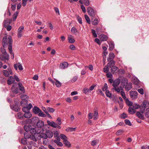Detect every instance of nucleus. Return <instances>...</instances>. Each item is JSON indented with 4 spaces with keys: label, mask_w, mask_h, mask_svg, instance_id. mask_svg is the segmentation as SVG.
<instances>
[{
    "label": "nucleus",
    "mask_w": 149,
    "mask_h": 149,
    "mask_svg": "<svg viewBox=\"0 0 149 149\" xmlns=\"http://www.w3.org/2000/svg\"><path fill=\"white\" fill-rule=\"evenodd\" d=\"M12 40L10 36L7 38V36L4 37L2 40V45L3 47H5L8 45V49L10 54H12Z\"/></svg>",
    "instance_id": "nucleus-1"
},
{
    "label": "nucleus",
    "mask_w": 149,
    "mask_h": 149,
    "mask_svg": "<svg viewBox=\"0 0 149 149\" xmlns=\"http://www.w3.org/2000/svg\"><path fill=\"white\" fill-rule=\"evenodd\" d=\"M122 83H123L124 86H125V90L127 91H128L132 88V83L130 82L128 83V80L126 78L124 79L123 81L121 82Z\"/></svg>",
    "instance_id": "nucleus-2"
},
{
    "label": "nucleus",
    "mask_w": 149,
    "mask_h": 149,
    "mask_svg": "<svg viewBox=\"0 0 149 149\" xmlns=\"http://www.w3.org/2000/svg\"><path fill=\"white\" fill-rule=\"evenodd\" d=\"M87 11L89 15L92 17H94L96 14V11L91 7H88Z\"/></svg>",
    "instance_id": "nucleus-3"
},
{
    "label": "nucleus",
    "mask_w": 149,
    "mask_h": 149,
    "mask_svg": "<svg viewBox=\"0 0 149 149\" xmlns=\"http://www.w3.org/2000/svg\"><path fill=\"white\" fill-rule=\"evenodd\" d=\"M98 112H90L88 115V117L89 119H91L93 117L94 120H96L98 118Z\"/></svg>",
    "instance_id": "nucleus-4"
},
{
    "label": "nucleus",
    "mask_w": 149,
    "mask_h": 149,
    "mask_svg": "<svg viewBox=\"0 0 149 149\" xmlns=\"http://www.w3.org/2000/svg\"><path fill=\"white\" fill-rule=\"evenodd\" d=\"M44 135V134H42L41 135V136L42 138H43L45 139H46L47 137L50 138L52 137L53 136V133L50 130H47L46 132V134H44V136H43L42 135Z\"/></svg>",
    "instance_id": "nucleus-5"
},
{
    "label": "nucleus",
    "mask_w": 149,
    "mask_h": 149,
    "mask_svg": "<svg viewBox=\"0 0 149 149\" xmlns=\"http://www.w3.org/2000/svg\"><path fill=\"white\" fill-rule=\"evenodd\" d=\"M4 75L6 77H8L10 75H13V72L10 68H8L7 70L3 71Z\"/></svg>",
    "instance_id": "nucleus-6"
},
{
    "label": "nucleus",
    "mask_w": 149,
    "mask_h": 149,
    "mask_svg": "<svg viewBox=\"0 0 149 149\" xmlns=\"http://www.w3.org/2000/svg\"><path fill=\"white\" fill-rule=\"evenodd\" d=\"M130 97L133 100H135L138 97V93L135 91H131L129 92Z\"/></svg>",
    "instance_id": "nucleus-7"
},
{
    "label": "nucleus",
    "mask_w": 149,
    "mask_h": 149,
    "mask_svg": "<svg viewBox=\"0 0 149 149\" xmlns=\"http://www.w3.org/2000/svg\"><path fill=\"white\" fill-rule=\"evenodd\" d=\"M17 83H15V84L12 86L11 88V91L14 93L17 94V93L19 91L17 86Z\"/></svg>",
    "instance_id": "nucleus-8"
},
{
    "label": "nucleus",
    "mask_w": 149,
    "mask_h": 149,
    "mask_svg": "<svg viewBox=\"0 0 149 149\" xmlns=\"http://www.w3.org/2000/svg\"><path fill=\"white\" fill-rule=\"evenodd\" d=\"M38 128H31L30 130V133L32 134H40L41 133L40 130H38Z\"/></svg>",
    "instance_id": "nucleus-9"
},
{
    "label": "nucleus",
    "mask_w": 149,
    "mask_h": 149,
    "mask_svg": "<svg viewBox=\"0 0 149 149\" xmlns=\"http://www.w3.org/2000/svg\"><path fill=\"white\" fill-rule=\"evenodd\" d=\"M147 101L145 100L143 101L142 104L140 105V112H144L145 111L146 106V103Z\"/></svg>",
    "instance_id": "nucleus-10"
},
{
    "label": "nucleus",
    "mask_w": 149,
    "mask_h": 149,
    "mask_svg": "<svg viewBox=\"0 0 149 149\" xmlns=\"http://www.w3.org/2000/svg\"><path fill=\"white\" fill-rule=\"evenodd\" d=\"M4 55L0 54V60L5 61L6 60H8L9 57L8 54Z\"/></svg>",
    "instance_id": "nucleus-11"
},
{
    "label": "nucleus",
    "mask_w": 149,
    "mask_h": 149,
    "mask_svg": "<svg viewBox=\"0 0 149 149\" xmlns=\"http://www.w3.org/2000/svg\"><path fill=\"white\" fill-rule=\"evenodd\" d=\"M15 81V78L13 76H10L9 77L8 79L7 84L9 85H10L12 84Z\"/></svg>",
    "instance_id": "nucleus-12"
},
{
    "label": "nucleus",
    "mask_w": 149,
    "mask_h": 149,
    "mask_svg": "<svg viewBox=\"0 0 149 149\" xmlns=\"http://www.w3.org/2000/svg\"><path fill=\"white\" fill-rule=\"evenodd\" d=\"M100 40L102 41H106L108 39L107 36L105 35L102 34L99 36Z\"/></svg>",
    "instance_id": "nucleus-13"
},
{
    "label": "nucleus",
    "mask_w": 149,
    "mask_h": 149,
    "mask_svg": "<svg viewBox=\"0 0 149 149\" xmlns=\"http://www.w3.org/2000/svg\"><path fill=\"white\" fill-rule=\"evenodd\" d=\"M120 82V80L119 79L115 80L113 82L112 85L113 87L118 86Z\"/></svg>",
    "instance_id": "nucleus-14"
},
{
    "label": "nucleus",
    "mask_w": 149,
    "mask_h": 149,
    "mask_svg": "<svg viewBox=\"0 0 149 149\" xmlns=\"http://www.w3.org/2000/svg\"><path fill=\"white\" fill-rule=\"evenodd\" d=\"M14 67L16 70H17V68H18L20 70H23L22 66L21 64L19 63L15 64L14 65Z\"/></svg>",
    "instance_id": "nucleus-15"
},
{
    "label": "nucleus",
    "mask_w": 149,
    "mask_h": 149,
    "mask_svg": "<svg viewBox=\"0 0 149 149\" xmlns=\"http://www.w3.org/2000/svg\"><path fill=\"white\" fill-rule=\"evenodd\" d=\"M108 61L109 62L107 63V66L109 68H112L115 64V62L113 60H110V61Z\"/></svg>",
    "instance_id": "nucleus-16"
},
{
    "label": "nucleus",
    "mask_w": 149,
    "mask_h": 149,
    "mask_svg": "<svg viewBox=\"0 0 149 149\" xmlns=\"http://www.w3.org/2000/svg\"><path fill=\"white\" fill-rule=\"evenodd\" d=\"M12 21V20L9 19H7L4 20L3 21L4 26L6 28L10 24V23Z\"/></svg>",
    "instance_id": "nucleus-17"
},
{
    "label": "nucleus",
    "mask_w": 149,
    "mask_h": 149,
    "mask_svg": "<svg viewBox=\"0 0 149 149\" xmlns=\"http://www.w3.org/2000/svg\"><path fill=\"white\" fill-rule=\"evenodd\" d=\"M24 29V27L23 26H21L19 28L18 31V37L20 38L22 36L21 32Z\"/></svg>",
    "instance_id": "nucleus-18"
},
{
    "label": "nucleus",
    "mask_w": 149,
    "mask_h": 149,
    "mask_svg": "<svg viewBox=\"0 0 149 149\" xmlns=\"http://www.w3.org/2000/svg\"><path fill=\"white\" fill-rule=\"evenodd\" d=\"M68 63L66 62H64L61 63L60 65V68L62 69H64L68 67Z\"/></svg>",
    "instance_id": "nucleus-19"
},
{
    "label": "nucleus",
    "mask_w": 149,
    "mask_h": 149,
    "mask_svg": "<svg viewBox=\"0 0 149 149\" xmlns=\"http://www.w3.org/2000/svg\"><path fill=\"white\" fill-rule=\"evenodd\" d=\"M44 123L43 121L39 120L38 121L36 125L38 127L41 128L44 126Z\"/></svg>",
    "instance_id": "nucleus-20"
},
{
    "label": "nucleus",
    "mask_w": 149,
    "mask_h": 149,
    "mask_svg": "<svg viewBox=\"0 0 149 149\" xmlns=\"http://www.w3.org/2000/svg\"><path fill=\"white\" fill-rule=\"evenodd\" d=\"M17 84L19 90L21 91L24 93L25 92V91L24 87L22 85V84L20 82H19Z\"/></svg>",
    "instance_id": "nucleus-21"
},
{
    "label": "nucleus",
    "mask_w": 149,
    "mask_h": 149,
    "mask_svg": "<svg viewBox=\"0 0 149 149\" xmlns=\"http://www.w3.org/2000/svg\"><path fill=\"white\" fill-rule=\"evenodd\" d=\"M47 122L48 125L54 128H56V125H57V124L54 122L53 121L50 122L48 121Z\"/></svg>",
    "instance_id": "nucleus-22"
},
{
    "label": "nucleus",
    "mask_w": 149,
    "mask_h": 149,
    "mask_svg": "<svg viewBox=\"0 0 149 149\" xmlns=\"http://www.w3.org/2000/svg\"><path fill=\"white\" fill-rule=\"evenodd\" d=\"M144 112H136V115L139 118L141 119H144L143 113Z\"/></svg>",
    "instance_id": "nucleus-23"
},
{
    "label": "nucleus",
    "mask_w": 149,
    "mask_h": 149,
    "mask_svg": "<svg viewBox=\"0 0 149 149\" xmlns=\"http://www.w3.org/2000/svg\"><path fill=\"white\" fill-rule=\"evenodd\" d=\"M124 100H125L127 104V105L129 107H131L132 106L133 104L132 102L129 101V99L128 98H126Z\"/></svg>",
    "instance_id": "nucleus-24"
},
{
    "label": "nucleus",
    "mask_w": 149,
    "mask_h": 149,
    "mask_svg": "<svg viewBox=\"0 0 149 149\" xmlns=\"http://www.w3.org/2000/svg\"><path fill=\"white\" fill-rule=\"evenodd\" d=\"M109 57L107 58L108 61H110V60H113V59L115 57V55L114 54L111 52L109 54Z\"/></svg>",
    "instance_id": "nucleus-25"
},
{
    "label": "nucleus",
    "mask_w": 149,
    "mask_h": 149,
    "mask_svg": "<svg viewBox=\"0 0 149 149\" xmlns=\"http://www.w3.org/2000/svg\"><path fill=\"white\" fill-rule=\"evenodd\" d=\"M108 43L109 47V50L111 51H112L114 48V44L113 42H110Z\"/></svg>",
    "instance_id": "nucleus-26"
},
{
    "label": "nucleus",
    "mask_w": 149,
    "mask_h": 149,
    "mask_svg": "<svg viewBox=\"0 0 149 149\" xmlns=\"http://www.w3.org/2000/svg\"><path fill=\"white\" fill-rule=\"evenodd\" d=\"M10 107L14 111H20V109L18 107L16 106L11 105Z\"/></svg>",
    "instance_id": "nucleus-27"
},
{
    "label": "nucleus",
    "mask_w": 149,
    "mask_h": 149,
    "mask_svg": "<svg viewBox=\"0 0 149 149\" xmlns=\"http://www.w3.org/2000/svg\"><path fill=\"white\" fill-rule=\"evenodd\" d=\"M71 31L72 33L75 35H76L77 33H79V31L76 29L74 27H72L71 29Z\"/></svg>",
    "instance_id": "nucleus-28"
},
{
    "label": "nucleus",
    "mask_w": 149,
    "mask_h": 149,
    "mask_svg": "<svg viewBox=\"0 0 149 149\" xmlns=\"http://www.w3.org/2000/svg\"><path fill=\"white\" fill-rule=\"evenodd\" d=\"M63 143L67 147L70 148L71 146V144L68 141L67 139L65 140H64L63 141Z\"/></svg>",
    "instance_id": "nucleus-29"
},
{
    "label": "nucleus",
    "mask_w": 149,
    "mask_h": 149,
    "mask_svg": "<svg viewBox=\"0 0 149 149\" xmlns=\"http://www.w3.org/2000/svg\"><path fill=\"white\" fill-rule=\"evenodd\" d=\"M24 116L26 118H30L31 116V112H25L24 114Z\"/></svg>",
    "instance_id": "nucleus-30"
},
{
    "label": "nucleus",
    "mask_w": 149,
    "mask_h": 149,
    "mask_svg": "<svg viewBox=\"0 0 149 149\" xmlns=\"http://www.w3.org/2000/svg\"><path fill=\"white\" fill-rule=\"evenodd\" d=\"M99 23V20L98 19L95 18L93 20L92 22V24L93 25H96L98 24Z\"/></svg>",
    "instance_id": "nucleus-31"
},
{
    "label": "nucleus",
    "mask_w": 149,
    "mask_h": 149,
    "mask_svg": "<svg viewBox=\"0 0 149 149\" xmlns=\"http://www.w3.org/2000/svg\"><path fill=\"white\" fill-rule=\"evenodd\" d=\"M118 68L116 66H114L111 68V71L112 74H114L117 70L118 69Z\"/></svg>",
    "instance_id": "nucleus-32"
},
{
    "label": "nucleus",
    "mask_w": 149,
    "mask_h": 149,
    "mask_svg": "<svg viewBox=\"0 0 149 149\" xmlns=\"http://www.w3.org/2000/svg\"><path fill=\"white\" fill-rule=\"evenodd\" d=\"M33 112H42V111L38 107L35 106L33 109Z\"/></svg>",
    "instance_id": "nucleus-33"
},
{
    "label": "nucleus",
    "mask_w": 149,
    "mask_h": 149,
    "mask_svg": "<svg viewBox=\"0 0 149 149\" xmlns=\"http://www.w3.org/2000/svg\"><path fill=\"white\" fill-rule=\"evenodd\" d=\"M72 36H70L68 37L69 42L71 43H73L75 42L74 40L72 37Z\"/></svg>",
    "instance_id": "nucleus-34"
},
{
    "label": "nucleus",
    "mask_w": 149,
    "mask_h": 149,
    "mask_svg": "<svg viewBox=\"0 0 149 149\" xmlns=\"http://www.w3.org/2000/svg\"><path fill=\"white\" fill-rule=\"evenodd\" d=\"M56 81L55 85L57 87H60L61 85V83L56 79H55Z\"/></svg>",
    "instance_id": "nucleus-35"
},
{
    "label": "nucleus",
    "mask_w": 149,
    "mask_h": 149,
    "mask_svg": "<svg viewBox=\"0 0 149 149\" xmlns=\"http://www.w3.org/2000/svg\"><path fill=\"white\" fill-rule=\"evenodd\" d=\"M21 98L22 100H28V96L25 95H23L21 96Z\"/></svg>",
    "instance_id": "nucleus-36"
},
{
    "label": "nucleus",
    "mask_w": 149,
    "mask_h": 149,
    "mask_svg": "<svg viewBox=\"0 0 149 149\" xmlns=\"http://www.w3.org/2000/svg\"><path fill=\"white\" fill-rule=\"evenodd\" d=\"M28 100H22L21 101V104L22 106H24L25 105H26L27 104Z\"/></svg>",
    "instance_id": "nucleus-37"
},
{
    "label": "nucleus",
    "mask_w": 149,
    "mask_h": 149,
    "mask_svg": "<svg viewBox=\"0 0 149 149\" xmlns=\"http://www.w3.org/2000/svg\"><path fill=\"white\" fill-rule=\"evenodd\" d=\"M60 138L63 140V141L64 140H65L67 139V138L66 136L63 134H61L60 135Z\"/></svg>",
    "instance_id": "nucleus-38"
},
{
    "label": "nucleus",
    "mask_w": 149,
    "mask_h": 149,
    "mask_svg": "<svg viewBox=\"0 0 149 149\" xmlns=\"http://www.w3.org/2000/svg\"><path fill=\"white\" fill-rule=\"evenodd\" d=\"M132 107H133V109L134 110L138 109L140 108V105L136 104H134L133 105L132 104Z\"/></svg>",
    "instance_id": "nucleus-39"
},
{
    "label": "nucleus",
    "mask_w": 149,
    "mask_h": 149,
    "mask_svg": "<svg viewBox=\"0 0 149 149\" xmlns=\"http://www.w3.org/2000/svg\"><path fill=\"white\" fill-rule=\"evenodd\" d=\"M4 47H1V52H2V53L4 55L8 54L6 52V49H4Z\"/></svg>",
    "instance_id": "nucleus-40"
},
{
    "label": "nucleus",
    "mask_w": 149,
    "mask_h": 149,
    "mask_svg": "<svg viewBox=\"0 0 149 149\" xmlns=\"http://www.w3.org/2000/svg\"><path fill=\"white\" fill-rule=\"evenodd\" d=\"M85 19L87 22L89 24H91V21L90 19L88 16L86 15H84Z\"/></svg>",
    "instance_id": "nucleus-41"
},
{
    "label": "nucleus",
    "mask_w": 149,
    "mask_h": 149,
    "mask_svg": "<svg viewBox=\"0 0 149 149\" xmlns=\"http://www.w3.org/2000/svg\"><path fill=\"white\" fill-rule=\"evenodd\" d=\"M108 89V87L107 83H105L104 84V86L102 87V90L104 91H107V89Z\"/></svg>",
    "instance_id": "nucleus-42"
},
{
    "label": "nucleus",
    "mask_w": 149,
    "mask_h": 149,
    "mask_svg": "<svg viewBox=\"0 0 149 149\" xmlns=\"http://www.w3.org/2000/svg\"><path fill=\"white\" fill-rule=\"evenodd\" d=\"M83 91L84 93H85V94H87L88 93L90 92V90L89 89L87 88H85L83 90Z\"/></svg>",
    "instance_id": "nucleus-43"
},
{
    "label": "nucleus",
    "mask_w": 149,
    "mask_h": 149,
    "mask_svg": "<svg viewBox=\"0 0 149 149\" xmlns=\"http://www.w3.org/2000/svg\"><path fill=\"white\" fill-rule=\"evenodd\" d=\"M102 27H98L96 29V31L97 32V33L98 34H100L101 33L102 31Z\"/></svg>",
    "instance_id": "nucleus-44"
},
{
    "label": "nucleus",
    "mask_w": 149,
    "mask_h": 149,
    "mask_svg": "<svg viewBox=\"0 0 149 149\" xmlns=\"http://www.w3.org/2000/svg\"><path fill=\"white\" fill-rule=\"evenodd\" d=\"M54 141L58 146H62L63 145L62 143L59 141H58L57 140H54Z\"/></svg>",
    "instance_id": "nucleus-45"
},
{
    "label": "nucleus",
    "mask_w": 149,
    "mask_h": 149,
    "mask_svg": "<svg viewBox=\"0 0 149 149\" xmlns=\"http://www.w3.org/2000/svg\"><path fill=\"white\" fill-rule=\"evenodd\" d=\"M36 114L38 113H39L38 114V115L40 116H41L42 117H45L46 116V115L44 113V112H35Z\"/></svg>",
    "instance_id": "nucleus-46"
},
{
    "label": "nucleus",
    "mask_w": 149,
    "mask_h": 149,
    "mask_svg": "<svg viewBox=\"0 0 149 149\" xmlns=\"http://www.w3.org/2000/svg\"><path fill=\"white\" fill-rule=\"evenodd\" d=\"M76 127H68L66 130L67 131L73 132L76 129Z\"/></svg>",
    "instance_id": "nucleus-47"
},
{
    "label": "nucleus",
    "mask_w": 149,
    "mask_h": 149,
    "mask_svg": "<svg viewBox=\"0 0 149 149\" xmlns=\"http://www.w3.org/2000/svg\"><path fill=\"white\" fill-rule=\"evenodd\" d=\"M109 67H107V65L105 66L103 68V71L104 72L107 73L108 72L109 70Z\"/></svg>",
    "instance_id": "nucleus-48"
},
{
    "label": "nucleus",
    "mask_w": 149,
    "mask_h": 149,
    "mask_svg": "<svg viewBox=\"0 0 149 149\" xmlns=\"http://www.w3.org/2000/svg\"><path fill=\"white\" fill-rule=\"evenodd\" d=\"M54 136L56 138L58 139L59 138V132L58 131H55L54 133Z\"/></svg>",
    "instance_id": "nucleus-49"
},
{
    "label": "nucleus",
    "mask_w": 149,
    "mask_h": 149,
    "mask_svg": "<svg viewBox=\"0 0 149 149\" xmlns=\"http://www.w3.org/2000/svg\"><path fill=\"white\" fill-rule=\"evenodd\" d=\"M98 141L97 140H93L91 142V145L94 146L98 143Z\"/></svg>",
    "instance_id": "nucleus-50"
},
{
    "label": "nucleus",
    "mask_w": 149,
    "mask_h": 149,
    "mask_svg": "<svg viewBox=\"0 0 149 149\" xmlns=\"http://www.w3.org/2000/svg\"><path fill=\"white\" fill-rule=\"evenodd\" d=\"M31 135H30L28 133L26 132L24 134V138L27 139H29L30 138Z\"/></svg>",
    "instance_id": "nucleus-51"
},
{
    "label": "nucleus",
    "mask_w": 149,
    "mask_h": 149,
    "mask_svg": "<svg viewBox=\"0 0 149 149\" xmlns=\"http://www.w3.org/2000/svg\"><path fill=\"white\" fill-rule=\"evenodd\" d=\"M125 122L126 125H127L129 126H131L132 125V124L131 123L130 121L128 120H125Z\"/></svg>",
    "instance_id": "nucleus-52"
},
{
    "label": "nucleus",
    "mask_w": 149,
    "mask_h": 149,
    "mask_svg": "<svg viewBox=\"0 0 149 149\" xmlns=\"http://www.w3.org/2000/svg\"><path fill=\"white\" fill-rule=\"evenodd\" d=\"M127 117V116L126 113L124 112L120 116V118L122 119H125Z\"/></svg>",
    "instance_id": "nucleus-53"
},
{
    "label": "nucleus",
    "mask_w": 149,
    "mask_h": 149,
    "mask_svg": "<svg viewBox=\"0 0 149 149\" xmlns=\"http://www.w3.org/2000/svg\"><path fill=\"white\" fill-rule=\"evenodd\" d=\"M120 94L124 100L126 98L125 92L123 91H121Z\"/></svg>",
    "instance_id": "nucleus-54"
},
{
    "label": "nucleus",
    "mask_w": 149,
    "mask_h": 149,
    "mask_svg": "<svg viewBox=\"0 0 149 149\" xmlns=\"http://www.w3.org/2000/svg\"><path fill=\"white\" fill-rule=\"evenodd\" d=\"M105 93L107 97H111L112 95L111 94L110 92L109 91H106Z\"/></svg>",
    "instance_id": "nucleus-55"
},
{
    "label": "nucleus",
    "mask_w": 149,
    "mask_h": 149,
    "mask_svg": "<svg viewBox=\"0 0 149 149\" xmlns=\"http://www.w3.org/2000/svg\"><path fill=\"white\" fill-rule=\"evenodd\" d=\"M24 129L26 132H29L30 130L29 127L26 125L24 126Z\"/></svg>",
    "instance_id": "nucleus-56"
},
{
    "label": "nucleus",
    "mask_w": 149,
    "mask_h": 149,
    "mask_svg": "<svg viewBox=\"0 0 149 149\" xmlns=\"http://www.w3.org/2000/svg\"><path fill=\"white\" fill-rule=\"evenodd\" d=\"M133 83L136 85H137L139 83V81L136 79H135L133 81Z\"/></svg>",
    "instance_id": "nucleus-57"
},
{
    "label": "nucleus",
    "mask_w": 149,
    "mask_h": 149,
    "mask_svg": "<svg viewBox=\"0 0 149 149\" xmlns=\"http://www.w3.org/2000/svg\"><path fill=\"white\" fill-rule=\"evenodd\" d=\"M17 116L18 118L20 119H22L23 118V114H22V112H18L17 113Z\"/></svg>",
    "instance_id": "nucleus-58"
},
{
    "label": "nucleus",
    "mask_w": 149,
    "mask_h": 149,
    "mask_svg": "<svg viewBox=\"0 0 149 149\" xmlns=\"http://www.w3.org/2000/svg\"><path fill=\"white\" fill-rule=\"evenodd\" d=\"M56 121L57 123V124H58L59 125H61V119L59 117L58 118Z\"/></svg>",
    "instance_id": "nucleus-59"
},
{
    "label": "nucleus",
    "mask_w": 149,
    "mask_h": 149,
    "mask_svg": "<svg viewBox=\"0 0 149 149\" xmlns=\"http://www.w3.org/2000/svg\"><path fill=\"white\" fill-rule=\"evenodd\" d=\"M26 140V139L25 138L22 139L21 140V143L24 145H25L27 143Z\"/></svg>",
    "instance_id": "nucleus-60"
},
{
    "label": "nucleus",
    "mask_w": 149,
    "mask_h": 149,
    "mask_svg": "<svg viewBox=\"0 0 149 149\" xmlns=\"http://www.w3.org/2000/svg\"><path fill=\"white\" fill-rule=\"evenodd\" d=\"M97 92V93L98 94H100L101 95H102L103 96H104V93H103V92L101 91V90L100 89H99L98 90Z\"/></svg>",
    "instance_id": "nucleus-61"
},
{
    "label": "nucleus",
    "mask_w": 149,
    "mask_h": 149,
    "mask_svg": "<svg viewBox=\"0 0 149 149\" xmlns=\"http://www.w3.org/2000/svg\"><path fill=\"white\" fill-rule=\"evenodd\" d=\"M113 89H114L117 93H120V90L119 89V88L118 86L113 87Z\"/></svg>",
    "instance_id": "nucleus-62"
},
{
    "label": "nucleus",
    "mask_w": 149,
    "mask_h": 149,
    "mask_svg": "<svg viewBox=\"0 0 149 149\" xmlns=\"http://www.w3.org/2000/svg\"><path fill=\"white\" fill-rule=\"evenodd\" d=\"M106 76L108 78H111L113 77V75L110 72H108L107 73Z\"/></svg>",
    "instance_id": "nucleus-63"
},
{
    "label": "nucleus",
    "mask_w": 149,
    "mask_h": 149,
    "mask_svg": "<svg viewBox=\"0 0 149 149\" xmlns=\"http://www.w3.org/2000/svg\"><path fill=\"white\" fill-rule=\"evenodd\" d=\"M77 21H78L79 22L80 24H82V19L79 16H78L77 17Z\"/></svg>",
    "instance_id": "nucleus-64"
}]
</instances>
